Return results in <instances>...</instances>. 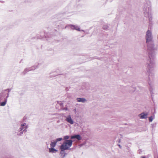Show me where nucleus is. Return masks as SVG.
<instances>
[{
  "label": "nucleus",
  "instance_id": "obj_3",
  "mask_svg": "<svg viewBox=\"0 0 158 158\" xmlns=\"http://www.w3.org/2000/svg\"><path fill=\"white\" fill-rule=\"evenodd\" d=\"M28 127V125L25 123H22L20 125V127L19 129L18 135H22L24 132H26Z\"/></svg>",
  "mask_w": 158,
  "mask_h": 158
},
{
  "label": "nucleus",
  "instance_id": "obj_9",
  "mask_svg": "<svg viewBox=\"0 0 158 158\" xmlns=\"http://www.w3.org/2000/svg\"><path fill=\"white\" fill-rule=\"evenodd\" d=\"M68 27H70L73 30H76L77 31H80L79 28L76 25H69L66 26L65 28H66Z\"/></svg>",
  "mask_w": 158,
  "mask_h": 158
},
{
  "label": "nucleus",
  "instance_id": "obj_18",
  "mask_svg": "<svg viewBox=\"0 0 158 158\" xmlns=\"http://www.w3.org/2000/svg\"><path fill=\"white\" fill-rule=\"evenodd\" d=\"M108 28V26L106 25H104L103 27V28L104 29H107Z\"/></svg>",
  "mask_w": 158,
  "mask_h": 158
},
{
  "label": "nucleus",
  "instance_id": "obj_24",
  "mask_svg": "<svg viewBox=\"0 0 158 158\" xmlns=\"http://www.w3.org/2000/svg\"><path fill=\"white\" fill-rule=\"evenodd\" d=\"M76 109H74V112H75V113H76Z\"/></svg>",
  "mask_w": 158,
  "mask_h": 158
},
{
  "label": "nucleus",
  "instance_id": "obj_2",
  "mask_svg": "<svg viewBox=\"0 0 158 158\" xmlns=\"http://www.w3.org/2000/svg\"><path fill=\"white\" fill-rule=\"evenodd\" d=\"M73 141L71 139H69L64 141L61 145L60 148L63 150H70V148L73 144Z\"/></svg>",
  "mask_w": 158,
  "mask_h": 158
},
{
  "label": "nucleus",
  "instance_id": "obj_23",
  "mask_svg": "<svg viewBox=\"0 0 158 158\" xmlns=\"http://www.w3.org/2000/svg\"><path fill=\"white\" fill-rule=\"evenodd\" d=\"M141 158H145V156H142L141 157Z\"/></svg>",
  "mask_w": 158,
  "mask_h": 158
},
{
  "label": "nucleus",
  "instance_id": "obj_6",
  "mask_svg": "<svg viewBox=\"0 0 158 158\" xmlns=\"http://www.w3.org/2000/svg\"><path fill=\"white\" fill-rule=\"evenodd\" d=\"M62 139L61 138H59L56 139L54 141L51 142L50 143L51 148H54L56 145L57 142L61 141Z\"/></svg>",
  "mask_w": 158,
  "mask_h": 158
},
{
  "label": "nucleus",
  "instance_id": "obj_4",
  "mask_svg": "<svg viewBox=\"0 0 158 158\" xmlns=\"http://www.w3.org/2000/svg\"><path fill=\"white\" fill-rule=\"evenodd\" d=\"M146 43L153 42L152 32L148 30L145 35Z\"/></svg>",
  "mask_w": 158,
  "mask_h": 158
},
{
  "label": "nucleus",
  "instance_id": "obj_1",
  "mask_svg": "<svg viewBox=\"0 0 158 158\" xmlns=\"http://www.w3.org/2000/svg\"><path fill=\"white\" fill-rule=\"evenodd\" d=\"M146 44L148 56L147 60L146 67L148 69L147 72L149 73V80L151 81L153 78L154 75L153 70L155 67L154 58L157 48L153 42Z\"/></svg>",
  "mask_w": 158,
  "mask_h": 158
},
{
  "label": "nucleus",
  "instance_id": "obj_26",
  "mask_svg": "<svg viewBox=\"0 0 158 158\" xmlns=\"http://www.w3.org/2000/svg\"><path fill=\"white\" fill-rule=\"evenodd\" d=\"M149 84L150 85V83H149Z\"/></svg>",
  "mask_w": 158,
  "mask_h": 158
},
{
  "label": "nucleus",
  "instance_id": "obj_20",
  "mask_svg": "<svg viewBox=\"0 0 158 158\" xmlns=\"http://www.w3.org/2000/svg\"><path fill=\"white\" fill-rule=\"evenodd\" d=\"M9 93H8L7 94V96H6V98H6L7 99V98L9 97Z\"/></svg>",
  "mask_w": 158,
  "mask_h": 158
},
{
  "label": "nucleus",
  "instance_id": "obj_21",
  "mask_svg": "<svg viewBox=\"0 0 158 158\" xmlns=\"http://www.w3.org/2000/svg\"><path fill=\"white\" fill-rule=\"evenodd\" d=\"M150 93H151V95H152V89H150Z\"/></svg>",
  "mask_w": 158,
  "mask_h": 158
},
{
  "label": "nucleus",
  "instance_id": "obj_25",
  "mask_svg": "<svg viewBox=\"0 0 158 158\" xmlns=\"http://www.w3.org/2000/svg\"><path fill=\"white\" fill-rule=\"evenodd\" d=\"M118 146L119 147H120V148H121V146L120 145H118Z\"/></svg>",
  "mask_w": 158,
  "mask_h": 158
},
{
  "label": "nucleus",
  "instance_id": "obj_5",
  "mask_svg": "<svg viewBox=\"0 0 158 158\" xmlns=\"http://www.w3.org/2000/svg\"><path fill=\"white\" fill-rule=\"evenodd\" d=\"M65 121L68 123H69L71 125H73L74 123V121L73 118H72L70 114H69L67 116H65Z\"/></svg>",
  "mask_w": 158,
  "mask_h": 158
},
{
  "label": "nucleus",
  "instance_id": "obj_8",
  "mask_svg": "<svg viewBox=\"0 0 158 158\" xmlns=\"http://www.w3.org/2000/svg\"><path fill=\"white\" fill-rule=\"evenodd\" d=\"M148 113L142 112L138 115L141 119H146L148 118Z\"/></svg>",
  "mask_w": 158,
  "mask_h": 158
},
{
  "label": "nucleus",
  "instance_id": "obj_19",
  "mask_svg": "<svg viewBox=\"0 0 158 158\" xmlns=\"http://www.w3.org/2000/svg\"><path fill=\"white\" fill-rule=\"evenodd\" d=\"M7 91L8 92H10L11 91V89H6L4 91Z\"/></svg>",
  "mask_w": 158,
  "mask_h": 158
},
{
  "label": "nucleus",
  "instance_id": "obj_16",
  "mask_svg": "<svg viewBox=\"0 0 158 158\" xmlns=\"http://www.w3.org/2000/svg\"><path fill=\"white\" fill-rule=\"evenodd\" d=\"M154 118V116H152L149 118V120L150 122H152Z\"/></svg>",
  "mask_w": 158,
  "mask_h": 158
},
{
  "label": "nucleus",
  "instance_id": "obj_7",
  "mask_svg": "<svg viewBox=\"0 0 158 158\" xmlns=\"http://www.w3.org/2000/svg\"><path fill=\"white\" fill-rule=\"evenodd\" d=\"M38 65H34L31 67L26 68L24 71L23 73L24 74L26 73L27 72L31 70H33L37 69L38 67Z\"/></svg>",
  "mask_w": 158,
  "mask_h": 158
},
{
  "label": "nucleus",
  "instance_id": "obj_11",
  "mask_svg": "<svg viewBox=\"0 0 158 158\" xmlns=\"http://www.w3.org/2000/svg\"><path fill=\"white\" fill-rule=\"evenodd\" d=\"M77 102L82 103H85L87 101V100L84 98H77Z\"/></svg>",
  "mask_w": 158,
  "mask_h": 158
},
{
  "label": "nucleus",
  "instance_id": "obj_17",
  "mask_svg": "<svg viewBox=\"0 0 158 158\" xmlns=\"http://www.w3.org/2000/svg\"><path fill=\"white\" fill-rule=\"evenodd\" d=\"M70 138V137L68 135L65 136L64 137L63 139L64 140H67V139H69Z\"/></svg>",
  "mask_w": 158,
  "mask_h": 158
},
{
  "label": "nucleus",
  "instance_id": "obj_14",
  "mask_svg": "<svg viewBox=\"0 0 158 158\" xmlns=\"http://www.w3.org/2000/svg\"><path fill=\"white\" fill-rule=\"evenodd\" d=\"M7 99L6 98H5L4 101L3 102H1L0 101V105L1 106H5L7 102Z\"/></svg>",
  "mask_w": 158,
  "mask_h": 158
},
{
  "label": "nucleus",
  "instance_id": "obj_15",
  "mask_svg": "<svg viewBox=\"0 0 158 158\" xmlns=\"http://www.w3.org/2000/svg\"><path fill=\"white\" fill-rule=\"evenodd\" d=\"M61 151L60 152V153L61 154V157L64 158L65 156V153L64 152V150H61Z\"/></svg>",
  "mask_w": 158,
  "mask_h": 158
},
{
  "label": "nucleus",
  "instance_id": "obj_22",
  "mask_svg": "<svg viewBox=\"0 0 158 158\" xmlns=\"http://www.w3.org/2000/svg\"><path fill=\"white\" fill-rule=\"evenodd\" d=\"M64 110H68V109L67 108H64Z\"/></svg>",
  "mask_w": 158,
  "mask_h": 158
},
{
  "label": "nucleus",
  "instance_id": "obj_10",
  "mask_svg": "<svg viewBox=\"0 0 158 158\" xmlns=\"http://www.w3.org/2000/svg\"><path fill=\"white\" fill-rule=\"evenodd\" d=\"M6 95V93L5 91H3L0 93V101L3 100V98Z\"/></svg>",
  "mask_w": 158,
  "mask_h": 158
},
{
  "label": "nucleus",
  "instance_id": "obj_13",
  "mask_svg": "<svg viewBox=\"0 0 158 158\" xmlns=\"http://www.w3.org/2000/svg\"><path fill=\"white\" fill-rule=\"evenodd\" d=\"M71 139H77L78 140H81V136L79 135H76L73 136H72L71 137Z\"/></svg>",
  "mask_w": 158,
  "mask_h": 158
},
{
  "label": "nucleus",
  "instance_id": "obj_12",
  "mask_svg": "<svg viewBox=\"0 0 158 158\" xmlns=\"http://www.w3.org/2000/svg\"><path fill=\"white\" fill-rule=\"evenodd\" d=\"M58 152V150L54 148H49V152L51 153H56Z\"/></svg>",
  "mask_w": 158,
  "mask_h": 158
}]
</instances>
